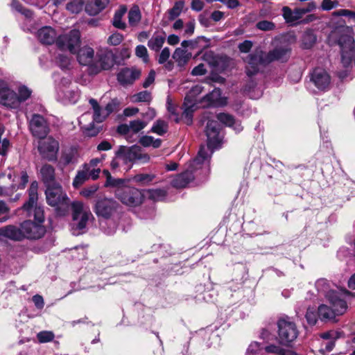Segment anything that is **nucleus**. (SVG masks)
Here are the masks:
<instances>
[{"mask_svg":"<svg viewBox=\"0 0 355 355\" xmlns=\"http://www.w3.org/2000/svg\"><path fill=\"white\" fill-rule=\"evenodd\" d=\"M261 347L259 343L252 342L249 345L246 354L247 355H256L259 352V351H261Z\"/></svg>","mask_w":355,"mask_h":355,"instance_id":"62","label":"nucleus"},{"mask_svg":"<svg viewBox=\"0 0 355 355\" xmlns=\"http://www.w3.org/2000/svg\"><path fill=\"white\" fill-rule=\"evenodd\" d=\"M154 179V175L150 174H138L132 178V180L141 184H146Z\"/></svg>","mask_w":355,"mask_h":355,"instance_id":"49","label":"nucleus"},{"mask_svg":"<svg viewBox=\"0 0 355 355\" xmlns=\"http://www.w3.org/2000/svg\"><path fill=\"white\" fill-rule=\"evenodd\" d=\"M217 119L220 123L232 128L236 132H239L243 130L240 121H236L232 116L228 114L220 113L217 115Z\"/></svg>","mask_w":355,"mask_h":355,"instance_id":"27","label":"nucleus"},{"mask_svg":"<svg viewBox=\"0 0 355 355\" xmlns=\"http://www.w3.org/2000/svg\"><path fill=\"white\" fill-rule=\"evenodd\" d=\"M128 24L130 26H136L141 19V14L137 6H133L128 12Z\"/></svg>","mask_w":355,"mask_h":355,"instance_id":"35","label":"nucleus"},{"mask_svg":"<svg viewBox=\"0 0 355 355\" xmlns=\"http://www.w3.org/2000/svg\"><path fill=\"white\" fill-rule=\"evenodd\" d=\"M316 37L311 31L304 32L302 37V45L305 49L311 48L315 43Z\"/></svg>","mask_w":355,"mask_h":355,"instance_id":"44","label":"nucleus"},{"mask_svg":"<svg viewBox=\"0 0 355 355\" xmlns=\"http://www.w3.org/2000/svg\"><path fill=\"white\" fill-rule=\"evenodd\" d=\"M133 103L139 102H150L151 100V94L148 91L140 92L131 97Z\"/></svg>","mask_w":355,"mask_h":355,"instance_id":"46","label":"nucleus"},{"mask_svg":"<svg viewBox=\"0 0 355 355\" xmlns=\"http://www.w3.org/2000/svg\"><path fill=\"white\" fill-rule=\"evenodd\" d=\"M46 198L47 203L50 206L55 207L58 214L64 215L67 211L69 199L66 193L63 192L59 184H53L46 187Z\"/></svg>","mask_w":355,"mask_h":355,"instance_id":"6","label":"nucleus"},{"mask_svg":"<svg viewBox=\"0 0 355 355\" xmlns=\"http://www.w3.org/2000/svg\"><path fill=\"white\" fill-rule=\"evenodd\" d=\"M71 80L69 76L62 78L57 88L59 101L63 103H75L80 97V92L77 87L71 85Z\"/></svg>","mask_w":355,"mask_h":355,"instance_id":"7","label":"nucleus"},{"mask_svg":"<svg viewBox=\"0 0 355 355\" xmlns=\"http://www.w3.org/2000/svg\"><path fill=\"white\" fill-rule=\"evenodd\" d=\"M318 318L320 320L332 319L336 315L334 309L329 308L327 305L321 304L318 308Z\"/></svg>","mask_w":355,"mask_h":355,"instance_id":"36","label":"nucleus"},{"mask_svg":"<svg viewBox=\"0 0 355 355\" xmlns=\"http://www.w3.org/2000/svg\"><path fill=\"white\" fill-rule=\"evenodd\" d=\"M311 80L318 89L324 91L330 86L331 77L325 69L315 68L311 73Z\"/></svg>","mask_w":355,"mask_h":355,"instance_id":"19","label":"nucleus"},{"mask_svg":"<svg viewBox=\"0 0 355 355\" xmlns=\"http://www.w3.org/2000/svg\"><path fill=\"white\" fill-rule=\"evenodd\" d=\"M184 6V3L183 1L175 2L173 7L168 12L169 20H174L177 17H178L182 12Z\"/></svg>","mask_w":355,"mask_h":355,"instance_id":"42","label":"nucleus"},{"mask_svg":"<svg viewBox=\"0 0 355 355\" xmlns=\"http://www.w3.org/2000/svg\"><path fill=\"white\" fill-rule=\"evenodd\" d=\"M279 338L281 343L288 345L294 341L298 334L295 324L288 319L278 321Z\"/></svg>","mask_w":355,"mask_h":355,"instance_id":"13","label":"nucleus"},{"mask_svg":"<svg viewBox=\"0 0 355 355\" xmlns=\"http://www.w3.org/2000/svg\"><path fill=\"white\" fill-rule=\"evenodd\" d=\"M339 3L337 0H322L320 8L324 11H328L336 8Z\"/></svg>","mask_w":355,"mask_h":355,"instance_id":"54","label":"nucleus"},{"mask_svg":"<svg viewBox=\"0 0 355 355\" xmlns=\"http://www.w3.org/2000/svg\"><path fill=\"white\" fill-rule=\"evenodd\" d=\"M103 173L107 178L105 187H116L115 196L123 204L137 207L142 203L145 195L142 191L124 185V180L112 178L107 170H104Z\"/></svg>","mask_w":355,"mask_h":355,"instance_id":"3","label":"nucleus"},{"mask_svg":"<svg viewBox=\"0 0 355 355\" xmlns=\"http://www.w3.org/2000/svg\"><path fill=\"white\" fill-rule=\"evenodd\" d=\"M119 207L115 200L104 198L96 202L94 211L98 216L109 218L116 212Z\"/></svg>","mask_w":355,"mask_h":355,"instance_id":"15","label":"nucleus"},{"mask_svg":"<svg viewBox=\"0 0 355 355\" xmlns=\"http://www.w3.org/2000/svg\"><path fill=\"white\" fill-rule=\"evenodd\" d=\"M265 352L274 355H295V353L288 349H284L279 346L271 345L265 347Z\"/></svg>","mask_w":355,"mask_h":355,"instance_id":"39","label":"nucleus"},{"mask_svg":"<svg viewBox=\"0 0 355 355\" xmlns=\"http://www.w3.org/2000/svg\"><path fill=\"white\" fill-rule=\"evenodd\" d=\"M37 150L43 158L49 161L55 160L59 150V142L51 137H45L38 141Z\"/></svg>","mask_w":355,"mask_h":355,"instance_id":"11","label":"nucleus"},{"mask_svg":"<svg viewBox=\"0 0 355 355\" xmlns=\"http://www.w3.org/2000/svg\"><path fill=\"white\" fill-rule=\"evenodd\" d=\"M282 12L286 21L291 24L300 20L304 16V12L300 8L291 10L289 7L284 6L282 8Z\"/></svg>","mask_w":355,"mask_h":355,"instance_id":"26","label":"nucleus"},{"mask_svg":"<svg viewBox=\"0 0 355 355\" xmlns=\"http://www.w3.org/2000/svg\"><path fill=\"white\" fill-rule=\"evenodd\" d=\"M191 57V53L182 48H177L173 54V58L179 67H184Z\"/></svg>","mask_w":355,"mask_h":355,"instance_id":"32","label":"nucleus"},{"mask_svg":"<svg viewBox=\"0 0 355 355\" xmlns=\"http://www.w3.org/2000/svg\"><path fill=\"white\" fill-rule=\"evenodd\" d=\"M167 110L171 114V116L173 118V119L176 122H178L179 117L178 113L176 111V107L171 103V101L169 98L167 99Z\"/></svg>","mask_w":355,"mask_h":355,"instance_id":"61","label":"nucleus"},{"mask_svg":"<svg viewBox=\"0 0 355 355\" xmlns=\"http://www.w3.org/2000/svg\"><path fill=\"white\" fill-rule=\"evenodd\" d=\"M305 317L308 323L311 325H313L316 323L318 318V311L316 312L314 308L309 307L307 309Z\"/></svg>","mask_w":355,"mask_h":355,"instance_id":"50","label":"nucleus"},{"mask_svg":"<svg viewBox=\"0 0 355 355\" xmlns=\"http://www.w3.org/2000/svg\"><path fill=\"white\" fill-rule=\"evenodd\" d=\"M202 58L207 62L211 66L215 67L217 64V58L212 51H207L204 53Z\"/></svg>","mask_w":355,"mask_h":355,"instance_id":"58","label":"nucleus"},{"mask_svg":"<svg viewBox=\"0 0 355 355\" xmlns=\"http://www.w3.org/2000/svg\"><path fill=\"white\" fill-rule=\"evenodd\" d=\"M24 239H37L41 238L45 233L44 227L39 223L26 220L21 224Z\"/></svg>","mask_w":355,"mask_h":355,"instance_id":"18","label":"nucleus"},{"mask_svg":"<svg viewBox=\"0 0 355 355\" xmlns=\"http://www.w3.org/2000/svg\"><path fill=\"white\" fill-rule=\"evenodd\" d=\"M76 53L78 62L87 66L90 73L93 74L109 70L114 64L112 53L107 50L99 51L95 54L92 47L85 45L76 51Z\"/></svg>","mask_w":355,"mask_h":355,"instance_id":"2","label":"nucleus"},{"mask_svg":"<svg viewBox=\"0 0 355 355\" xmlns=\"http://www.w3.org/2000/svg\"><path fill=\"white\" fill-rule=\"evenodd\" d=\"M168 130V123L161 119L157 120L153 124L151 131L159 135H163Z\"/></svg>","mask_w":355,"mask_h":355,"instance_id":"41","label":"nucleus"},{"mask_svg":"<svg viewBox=\"0 0 355 355\" xmlns=\"http://www.w3.org/2000/svg\"><path fill=\"white\" fill-rule=\"evenodd\" d=\"M121 166H123L124 168L128 166V163L123 155V152L121 147H119V150L116 152L114 158L111 162V167L112 169H116Z\"/></svg>","mask_w":355,"mask_h":355,"instance_id":"37","label":"nucleus"},{"mask_svg":"<svg viewBox=\"0 0 355 355\" xmlns=\"http://www.w3.org/2000/svg\"><path fill=\"white\" fill-rule=\"evenodd\" d=\"M80 44V33L77 29L70 31L69 33L58 35L56 46L62 51H68L76 53L77 48Z\"/></svg>","mask_w":355,"mask_h":355,"instance_id":"8","label":"nucleus"},{"mask_svg":"<svg viewBox=\"0 0 355 355\" xmlns=\"http://www.w3.org/2000/svg\"><path fill=\"white\" fill-rule=\"evenodd\" d=\"M203 100L207 102L206 105L207 106H223L227 103L226 98L221 97L219 89H214L211 93L206 95Z\"/></svg>","mask_w":355,"mask_h":355,"instance_id":"23","label":"nucleus"},{"mask_svg":"<svg viewBox=\"0 0 355 355\" xmlns=\"http://www.w3.org/2000/svg\"><path fill=\"white\" fill-rule=\"evenodd\" d=\"M98 187L95 184L89 186L88 187L84 188L80 191V194L85 198H89L96 193V191L98 190Z\"/></svg>","mask_w":355,"mask_h":355,"instance_id":"63","label":"nucleus"},{"mask_svg":"<svg viewBox=\"0 0 355 355\" xmlns=\"http://www.w3.org/2000/svg\"><path fill=\"white\" fill-rule=\"evenodd\" d=\"M123 36L119 33H114L107 39V43L112 46H117L121 43Z\"/></svg>","mask_w":355,"mask_h":355,"instance_id":"53","label":"nucleus"},{"mask_svg":"<svg viewBox=\"0 0 355 355\" xmlns=\"http://www.w3.org/2000/svg\"><path fill=\"white\" fill-rule=\"evenodd\" d=\"M146 195L153 200H161L166 196V191L163 189H148L144 191Z\"/></svg>","mask_w":355,"mask_h":355,"instance_id":"43","label":"nucleus"},{"mask_svg":"<svg viewBox=\"0 0 355 355\" xmlns=\"http://www.w3.org/2000/svg\"><path fill=\"white\" fill-rule=\"evenodd\" d=\"M29 128L33 135L40 139L46 137L49 132L46 120L40 114H33L29 122Z\"/></svg>","mask_w":355,"mask_h":355,"instance_id":"17","label":"nucleus"},{"mask_svg":"<svg viewBox=\"0 0 355 355\" xmlns=\"http://www.w3.org/2000/svg\"><path fill=\"white\" fill-rule=\"evenodd\" d=\"M141 76V71L135 67L123 68L117 74V80L123 86L133 84Z\"/></svg>","mask_w":355,"mask_h":355,"instance_id":"20","label":"nucleus"},{"mask_svg":"<svg viewBox=\"0 0 355 355\" xmlns=\"http://www.w3.org/2000/svg\"><path fill=\"white\" fill-rule=\"evenodd\" d=\"M0 103L10 108L19 107L17 94L8 87V84L0 80Z\"/></svg>","mask_w":355,"mask_h":355,"instance_id":"16","label":"nucleus"},{"mask_svg":"<svg viewBox=\"0 0 355 355\" xmlns=\"http://www.w3.org/2000/svg\"><path fill=\"white\" fill-rule=\"evenodd\" d=\"M89 103L93 110V119L91 122L87 123V120L91 116V114L87 112L80 116L79 118V123L81 128L87 135L94 137L99 132L98 128L95 127L94 122L101 123L106 119V117L103 112V109L99 105L95 99L90 98Z\"/></svg>","mask_w":355,"mask_h":355,"instance_id":"4","label":"nucleus"},{"mask_svg":"<svg viewBox=\"0 0 355 355\" xmlns=\"http://www.w3.org/2000/svg\"><path fill=\"white\" fill-rule=\"evenodd\" d=\"M32 209H33V215L35 219L37 221V223L41 224L44 221L43 209L40 207L36 206V204L34 205Z\"/></svg>","mask_w":355,"mask_h":355,"instance_id":"57","label":"nucleus"},{"mask_svg":"<svg viewBox=\"0 0 355 355\" xmlns=\"http://www.w3.org/2000/svg\"><path fill=\"white\" fill-rule=\"evenodd\" d=\"M73 222L71 224L73 234L78 235L85 232L87 223L93 218L89 207L80 201L71 204Z\"/></svg>","mask_w":355,"mask_h":355,"instance_id":"5","label":"nucleus"},{"mask_svg":"<svg viewBox=\"0 0 355 355\" xmlns=\"http://www.w3.org/2000/svg\"><path fill=\"white\" fill-rule=\"evenodd\" d=\"M36 37L42 44L51 45L54 43L56 44L58 35L53 28L46 26L40 28L37 31Z\"/></svg>","mask_w":355,"mask_h":355,"instance_id":"21","label":"nucleus"},{"mask_svg":"<svg viewBox=\"0 0 355 355\" xmlns=\"http://www.w3.org/2000/svg\"><path fill=\"white\" fill-rule=\"evenodd\" d=\"M289 51L287 47L276 48L267 54V60L268 62L274 60L285 61L288 57Z\"/></svg>","mask_w":355,"mask_h":355,"instance_id":"29","label":"nucleus"},{"mask_svg":"<svg viewBox=\"0 0 355 355\" xmlns=\"http://www.w3.org/2000/svg\"><path fill=\"white\" fill-rule=\"evenodd\" d=\"M110 0H89L85 10L90 15H96L105 8Z\"/></svg>","mask_w":355,"mask_h":355,"instance_id":"25","label":"nucleus"},{"mask_svg":"<svg viewBox=\"0 0 355 355\" xmlns=\"http://www.w3.org/2000/svg\"><path fill=\"white\" fill-rule=\"evenodd\" d=\"M89 178V171L85 168L82 171H78L76 175L73 180V186L75 188H78L83 183H85Z\"/></svg>","mask_w":355,"mask_h":355,"instance_id":"38","label":"nucleus"},{"mask_svg":"<svg viewBox=\"0 0 355 355\" xmlns=\"http://www.w3.org/2000/svg\"><path fill=\"white\" fill-rule=\"evenodd\" d=\"M256 26L261 31H271L275 27L272 22L266 20L259 21Z\"/></svg>","mask_w":355,"mask_h":355,"instance_id":"59","label":"nucleus"},{"mask_svg":"<svg viewBox=\"0 0 355 355\" xmlns=\"http://www.w3.org/2000/svg\"><path fill=\"white\" fill-rule=\"evenodd\" d=\"M31 94V91L26 86L21 85L18 88L17 98L19 101V105L21 103L26 101Z\"/></svg>","mask_w":355,"mask_h":355,"instance_id":"47","label":"nucleus"},{"mask_svg":"<svg viewBox=\"0 0 355 355\" xmlns=\"http://www.w3.org/2000/svg\"><path fill=\"white\" fill-rule=\"evenodd\" d=\"M341 50L342 62L345 66L349 64L355 51V41L353 37L349 35H343L338 40Z\"/></svg>","mask_w":355,"mask_h":355,"instance_id":"14","label":"nucleus"},{"mask_svg":"<svg viewBox=\"0 0 355 355\" xmlns=\"http://www.w3.org/2000/svg\"><path fill=\"white\" fill-rule=\"evenodd\" d=\"M78 151L75 148L65 149L61 155L60 162L64 165L74 164L77 162Z\"/></svg>","mask_w":355,"mask_h":355,"instance_id":"33","label":"nucleus"},{"mask_svg":"<svg viewBox=\"0 0 355 355\" xmlns=\"http://www.w3.org/2000/svg\"><path fill=\"white\" fill-rule=\"evenodd\" d=\"M220 126L217 121L209 120L206 127V135L207 137V146H201L197 157L191 162L187 170L171 180V184L175 188H184L194 176L193 172L201 168L203 166H207L209 159L213 153V149L220 146L221 139L219 135Z\"/></svg>","mask_w":355,"mask_h":355,"instance_id":"1","label":"nucleus"},{"mask_svg":"<svg viewBox=\"0 0 355 355\" xmlns=\"http://www.w3.org/2000/svg\"><path fill=\"white\" fill-rule=\"evenodd\" d=\"M166 40L164 32H155L148 42V46L150 49L158 52L162 47Z\"/></svg>","mask_w":355,"mask_h":355,"instance_id":"28","label":"nucleus"},{"mask_svg":"<svg viewBox=\"0 0 355 355\" xmlns=\"http://www.w3.org/2000/svg\"><path fill=\"white\" fill-rule=\"evenodd\" d=\"M244 61L246 63V74L249 77L255 75L261 66L268 63L267 55L261 49H256L253 53L244 58Z\"/></svg>","mask_w":355,"mask_h":355,"instance_id":"9","label":"nucleus"},{"mask_svg":"<svg viewBox=\"0 0 355 355\" xmlns=\"http://www.w3.org/2000/svg\"><path fill=\"white\" fill-rule=\"evenodd\" d=\"M129 125H130V132L137 133L146 127V123L138 119V120H135V121H130Z\"/></svg>","mask_w":355,"mask_h":355,"instance_id":"51","label":"nucleus"},{"mask_svg":"<svg viewBox=\"0 0 355 355\" xmlns=\"http://www.w3.org/2000/svg\"><path fill=\"white\" fill-rule=\"evenodd\" d=\"M127 12V8L125 6H120L118 10L115 11L112 24L113 26L119 29L124 30L126 28V24L123 19V16Z\"/></svg>","mask_w":355,"mask_h":355,"instance_id":"31","label":"nucleus"},{"mask_svg":"<svg viewBox=\"0 0 355 355\" xmlns=\"http://www.w3.org/2000/svg\"><path fill=\"white\" fill-rule=\"evenodd\" d=\"M139 143L144 147L153 146L158 148L160 146L162 140L159 139H154L152 136H143L139 139Z\"/></svg>","mask_w":355,"mask_h":355,"instance_id":"40","label":"nucleus"},{"mask_svg":"<svg viewBox=\"0 0 355 355\" xmlns=\"http://www.w3.org/2000/svg\"><path fill=\"white\" fill-rule=\"evenodd\" d=\"M37 182H33L28 190L29 199L28 201L24 203L23 209L30 212L33 207L34 205L36 204L37 200Z\"/></svg>","mask_w":355,"mask_h":355,"instance_id":"34","label":"nucleus"},{"mask_svg":"<svg viewBox=\"0 0 355 355\" xmlns=\"http://www.w3.org/2000/svg\"><path fill=\"white\" fill-rule=\"evenodd\" d=\"M37 337L40 343H47L53 339L54 335L51 331H41Z\"/></svg>","mask_w":355,"mask_h":355,"instance_id":"56","label":"nucleus"},{"mask_svg":"<svg viewBox=\"0 0 355 355\" xmlns=\"http://www.w3.org/2000/svg\"><path fill=\"white\" fill-rule=\"evenodd\" d=\"M0 236L15 241H20L24 239L21 228H18L14 225H7L1 228Z\"/></svg>","mask_w":355,"mask_h":355,"instance_id":"24","label":"nucleus"},{"mask_svg":"<svg viewBox=\"0 0 355 355\" xmlns=\"http://www.w3.org/2000/svg\"><path fill=\"white\" fill-rule=\"evenodd\" d=\"M120 147L128 163V166L124 168L125 171L131 168L132 164L135 162L146 163L150 160V156L145 153L140 146H132L131 147H126L121 146Z\"/></svg>","mask_w":355,"mask_h":355,"instance_id":"12","label":"nucleus"},{"mask_svg":"<svg viewBox=\"0 0 355 355\" xmlns=\"http://www.w3.org/2000/svg\"><path fill=\"white\" fill-rule=\"evenodd\" d=\"M202 92V87L197 85L193 87L184 98L182 116L187 119V123L192 121L193 112L198 108L196 96Z\"/></svg>","mask_w":355,"mask_h":355,"instance_id":"10","label":"nucleus"},{"mask_svg":"<svg viewBox=\"0 0 355 355\" xmlns=\"http://www.w3.org/2000/svg\"><path fill=\"white\" fill-rule=\"evenodd\" d=\"M40 172L42 179L46 184V187H48V185H53V184H57L56 182H54L55 170L51 165H43L40 168Z\"/></svg>","mask_w":355,"mask_h":355,"instance_id":"30","label":"nucleus"},{"mask_svg":"<svg viewBox=\"0 0 355 355\" xmlns=\"http://www.w3.org/2000/svg\"><path fill=\"white\" fill-rule=\"evenodd\" d=\"M83 0H71L67 4V9L72 13H78L83 10Z\"/></svg>","mask_w":355,"mask_h":355,"instance_id":"45","label":"nucleus"},{"mask_svg":"<svg viewBox=\"0 0 355 355\" xmlns=\"http://www.w3.org/2000/svg\"><path fill=\"white\" fill-rule=\"evenodd\" d=\"M12 8L24 15L27 18H31L32 17V12L30 10L24 8L21 5L15 0L12 3Z\"/></svg>","mask_w":355,"mask_h":355,"instance_id":"55","label":"nucleus"},{"mask_svg":"<svg viewBox=\"0 0 355 355\" xmlns=\"http://www.w3.org/2000/svg\"><path fill=\"white\" fill-rule=\"evenodd\" d=\"M135 54L137 57L141 58L144 62H148V51L144 45H139L136 47Z\"/></svg>","mask_w":355,"mask_h":355,"instance_id":"52","label":"nucleus"},{"mask_svg":"<svg viewBox=\"0 0 355 355\" xmlns=\"http://www.w3.org/2000/svg\"><path fill=\"white\" fill-rule=\"evenodd\" d=\"M57 62L59 64L60 67L62 69H68L71 64L69 58L62 55H60L58 56Z\"/></svg>","mask_w":355,"mask_h":355,"instance_id":"60","label":"nucleus"},{"mask_svg":"<svg viewBox=\"0 0 355 355\" xmlns=\"http://www.w3.org/2000/svg\"><path fill=\"white\" fill-rule=\"evenodd\" d=\"M315 287L318 292L324 293L326 297L329 292L334 291L329 289V283L327 280L324 279H318L315 283Z\"/></svg>","mask_w":355,"mask_h":355,"instance_id":"48","label":"nucleus"},{"mask_svg":"<svg viewBox=\"0 0 355 355\" xmlns=\"http://www.w3.org/2000/svg\"><path fill=\"white\" fill-rule=\"evenodd\" d=\"M117 105L118 103L116 100H112L111 102L107 104L105 109H103V112L106 118L116 110Z\"/></svg>","mask_w":355,"mask_h":355,"instance_id":"64","label":"nucleus"},{"mask_svg":"<svg viewBox=\"0 0 355 355\" xmlns=\"http://www.w3.org/2000/svg\"><path fill=\"white\" fill-rule=\"evenodd\" d=\"M327 300L331 304L336 315H343L347 309V305L345 300L340 298L336 291H330L327 294Z\"/></svg>","mask_w":355,"mask_h":355,"instance_id":"22","label":"nucleus"}]
</instances>
